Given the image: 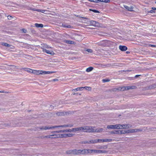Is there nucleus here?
I'll list each match as a JSON object with an SVG mask.
<instances>
[{"instance_id":"2eb2a0df","label":"nucleus","mask_w":156,"mask_h":156,"mask_svg":"<svg viewBox=\"0 0 156 156\" xmlns=\"http://www.w3.org/2000/svg\"><path fill=\"white\" fill-rule=\"evenodd\" d=\"M92 128L93 130V131L91 132H100L102 131L103 129L101 128L99 129H95V128L93 127H91Z\"/></svg>"},{"instance_id":"4c0bfd02","label":"nucleus","mask_w":156,"mask_h":156,"mask_svg":"<svg viewBox=\"0 0 156 156\" xmlns=\"http://www.w3.org/2000/svg\"><path fill=\"white\" fill-rule=\"evenodd\" d=\"M92 11L93 12H95V13H99V12L98 10H92Z\"/></svg>"},{"instance_id":"9b49d317","label":"nucleus","mask_w":156,"mask_h":156,"mask_svg":"<svg viewBox=\"0 0 156 156\" xmlns=\"http://www.w3.org/2000/svg\"><path fill=\"white\" fill-rule=\"evenodd\" d=\"M67 154H77V150H70L66 152Z\"/></svg>"},{"instance_id":"b1692460","label":"nucleus","mask_w":156,"mask_h":156,"mask_svg":"<svg viewBox=\"0 0 156 156\" xmlns=\"http://www.w3.org/2000/svg\"><path fill=\"white\" fill-rule=\"evenodd\" d=\"M89 143L90 144H95L97 143V139L95 140H89Z\"/></svg>"},{"instance_id":"2f4dec72","label":"nucleus","mask_w":156,"mask_h":156,"mask_svg":"<svg viewBox=\"0 0 156 156\" xmlns=\"http://www.w3.org/2000/svg\"><path fill=\"white\" fill-rule=\"evenodd\" d=\"M73 126V124H68L66 125V127H71Z\"/></svg>"},{"instance_id":"dca6fc26","label":"nucleus","mask_w":156,"mask_h":156,"mask_svg":"<svg viewBox=\"0 0 156 156\" xmlns=\"http://www.w3.org/2000/svg\"><path fill=\"white\" fill-rule=\"evenodd\" d=\"M119 47V49L122 51H125L127 49V48L125 46L120 45Z\"/></svg>"},{"instance_id":"09e8293b","label":"nucleus","mask_w":156,"mask_h":156,"mask_svg":"<svg viewBox=\"0 0 156 156\" xmlns=\"http://www.w3.org/2000/svg\"><path fill=\"white\" fill-rule=\"evenodd\" d=\"M152 9H153L154 10H156V8L155 7H152Z\"/></svg>"},{"instance_id":"ea45409f","label":"nucleus","mask_w":156,"mask_h":156,"mask_svg":"<svg viewBox=\"0 0 156 156\" xmlns=\"http://www.w3.org/2000/svg\"><path fill=\"white\" fill-rule=\"evenodd\" d=\"M97 148L99 149H104V147L103 146H100L99 147H97Z\"/></svg>"},{"instance_id":"f03ea898","label":"nucleus","mask_w":156,"mask_h":156,"mask_svg":"<svg viewBox=\"0 0 156 156\" xmlns=\"http://www.w3.org/2000/svg\"><path fill=\"white\" fill-rule=\"evenodd\" d=\"M44 137L47 138H66L67 137L66 133L58 134H56L55 133H52V134L51 135L45 136H44Z\"/></svg>"},{"instance_id":"7c9ffc66","label":"nucleus","mask_w":156,"mask_h":156,"mask_svg":"<svg viewBox=\"0 0 156 156\" xmlns=\"http://www.w3.org/2000/svg\"><path fill=\"white\" fill-rule=\"evenodd\" d=\"M41 74H46V71L41 70Z\"/></svg>"},{"instance_id":"7ed1b4c3","label":"nucleus","mask_w":156,"mask_h":156,"mask_svg":"<svg viewBox=\"0 0 156 156\" xmlns=\"http://www.w3.org/2000/svg\"><path fill=\"white\" fill-rule=\"evenodd\" d=\"M66 127V125H62L55 126L52 127L44 126L41 128V129L47 130L48 129H52L58 127Z\"/></svg>"},{"instance_id":"864d4df0","label":"nucleus","mask_w":156,"mask_h":156,"mask_svg":"<svg viewBox=\"0 0 156 156\" xmlns=\"http://www.w3.org/2000/svg\"><path fill=\"white\" fill-rule=\"evenodd\" d=\"M36 9H33V10H34V11H36Z\"/></svg>"},{"instance_id":"bb28decb","label":"nucleus","mask_w":156,"mask_h":156,"mask_svg":"<svg viewBox=\"0 0 156 156\" xmlns=\"http://www.w3.org/2000/svg\"><path fill=\"white\" fill-rule=\"evenodd\" d=\"M58 115H64V114L63 112H58L56 113Z\"/></svg>"},{"instance_id":"de8ad7c7","label":"nucleus","mask_w":156,"mask_h":156,"mask_svg":"<svg viewBox=\"0 0 156 156\" xmlns=\"http://www.w3.org/2000/svg\"><path fill=\"white\" fill-rule=\"evenodd\" d=\"M58 80L57 79H54L52 80V81H58Z\"/></svg>"},{"instance_id":"8fccbe9b","label":"nucleus","mask_w":156,"mask_h":156,"mask_svg":"<svg viewBox=\"0 0 156 156\" xmlns=\"http://www.w3.org/2000/svg\"><path fill=\"white\" fill-rule=\"evenodd\" d=\"M40 10H41V9H36V11H37V12H40Z\"/></svg>"},{"instance_id":"c756f323","label":"nucleus","mask_w":156,"mask_h":156,"mask_svg":"<svg viewBox=\"0 0 156 156\" xmlns=\"http://www.w3.org/2000/svg\"><path fill=\"white\" fill-rule=\"evenodd\" d=\"M97 143H103V139H97Z\"/></svg>"},{"instance_id":"6e6d98bb","label":"nucleus","mask_w":156,"mask_h":156,"mask_svg":"<svg viewBox=\"0 0 156 156\" xmlns=\"http://www.w3.org/2000/svg\"><path fill=\"white\" fill-rule=\"evenodd\" d=\"M75 93H74L73 94V95H75Z\"/></svg>"},{"instance_id":"a18cd8bd","label":"nucleus","mask_w":156,"mask_h":156,"mask_svg":"<svg viewBox=\"0 0 156 156\" xmlns=\"http://www.w3.org/2000/svg\"><path fill=\"white\" fill-rule=\"evenodd\" d=\"M130 87H131V89H133L135 88V87L134 86H130Z\"/></svg>"},{"instance_id":"e433bc0d","label":"nucleus","mask_w":156,"mask_h":156,"mask_svg":"<svg viewBox=\"0 0 156 156\" xmlns=\"http://www.w3.org/2000/svg\"><path fill=\"white\" fill-rule=\"evenodd\" d=\"M125 130H120V133H119V134H125Z\"/></svg>"},{"instance_id":"a19ab883","label":"nucleus","mask_w":156,"mask_h":156,"mask_svg":"<svg viewBox=\"0 0 156 156\" xmlns=\"http://www.w3.org/2000/svg\"><path fill=\"white\" fill-rule=\"evenodd\" d=\"M46 11L45 10H41V9L40 11V12H42V13H44Z\"/></svg>"},{"instance_id":"58836bf2","label":"nucleus","mask_w":156,"mask_h":156,"mask_svg":"<svg viewBox=\"0 0 156 156\" xmlns=\"http://www.w3.org/2000/svg\"><path fill=\"white\" fill-rule=\"evenodd\" d=\"M150 12L151 13H155V10H154L153 9H152V10H151L150 11Z\"/></svg>"},{"instance_id":"9d476101","label":"nucleus","mask_w":156,"mask_h":156,"mask_svg":"<svg viewBox=\"0 0 156 156\" xmlns=\"http://www.w3.org/2000/svg\"><path fill=\"white\" fill-rule=\"evenodd\" d=\"M139 129H129L125 130V133H133L136 132L137 131H139Z\"/></svg>"},{"instance_id":"0eeeda50","label":"nucleus","mask_w":156,"mask_h":156,"mask_svg":"<svg viewBox=\"0 0 156 156\" xmlns=\"http://www.w3.org/2000/svg\"><path fill=\"white\" fill-rule=\"evenodd\" d=\"M71 129H67L62 130L58 131H53L51 133H68L71 132Z\"/></svg>"},{"instance_id":"c03bdc74","label":"nucleus","mask_w":156,"mask_h":156,"mask_svg":"<svg viewBox=\"0 0 156 156\" xmlns=\"http://www.w3.org/2000/svg\"><path fill=\"white\" fill-rule=\"evenodd\" d=\"M12 17V16H8V19H9V20L11 19Z\"/></svg>"},{"instance_id":"5fc2aeb1","label":"nucleus","mask_w":156,"mask_h":156,"mask_svg":"<svg viewBox=\"0 0 156 156\" xmlns=\"http://www.w3.org/2000/svg\"><path fill=\"white\" fill-rule=\"evenodd\" d=\"M50 48V47H48V46H47V47H46V48Z\"/></svg>"},{"instance_id":"c9c22d12","label":"nucleus","mask_w":156,"mask_h":156,"mask_svg":"<svg viewBox=\"0 0 156 156\" xmlns=\"http://www.w3.org/2000/svg\"><path fill=\"white\" fill-rule=\"evenodd\" d=\"M86 51H87L90 52V53H92L93 52L92 50L91 49H87L86 50Z\"/></svg>"},{"instance_id":"79ce46f5","label":"nucleus","mask_w":156,"mask_h":156,"mask_svg":"<svg viewBox=\"0 0 156 156\" xmlns=\"http://www.w3.org/2000/svg\"><path fill=\"white\" fill-rule=\"evenodd\" d=\"M83 143L84 144H90L89 143V141H84L83 142Z\"/></svg>"},{"instance_id":"4be33fe9","label":"nucleus","mask_w":156,"mask_h":156,"mask_svg":"<svg viewBox=\"0 0 156 156\" xmlns=\"http://www.w3.org/2000/svg\"><path fill=\"white\" fill-rule=\"evenodd\" d=\"M112 139H103V142H112Z\"/></svg>"},{"instance_id":"cd10ccee","label":"nucleus","mask_w":156,"mask_h":156,"mask_svg":"<svg viewBox=\"0 0 156 156\" xmlns=\"http://www.w3.org/2000/svg\"><path fill=\"white\" fill-rule=\"evenodd\" d=\"M84 89L85 88L86 90H87L89 91H90L91 90V88L90 87H83Z\"/></svg>"},{"instance_id":"39448f33","label":"nucleus","mask_w":156,"mask_h":156,"mask_svg":"<svg viewBox=\"0 0 156 156\" xmlns=\"http://www.w3.org/2000/svg\"><path fill=\"white\" fill-rule=\"evenodd\" d=\"M89 150H90V149L77 150V154L90 153Z\"/></svg>"},{"instance_id":"5701e85b","label":"nucleus","mask_w":156,"mask_h":156,"mask_svg":"<svg viewBox=\"0 0 156 156\" xmlns=\"http://www.w3.org/2000/svg\"><path fill=\"white\" fill-rule=\"evenodd\" d=\"M64 42L68 44H74V42L71 41L65 40Z\"/></svg>"},{"instance_id":"f257e3e1","label":"nucleus","mask_w":156,"mask_h":156,"mask_svg":"<svg viewBox=\"0 0 156 156\" xmlns=\"http://www.w3.org/2000/svg\"><path fill=\"white\" fill-rule=\"evenodd\" d=\"M91 127L90 126H84L83 127H76L73 128L71 129V131L73 132H90L93 131V130Z\"/></svg>"},{"instance_id":"f8f14e48","label":"nucleus","mask_w":156,"mask_h":156,"mask_svg":"<svg viewBox=\"0 0 156 156\" xmlns=\"http://www.w3.org/2000/svg\"><path fill=\"white\" fill-rule=\"evenodd\" d=\"M43 51L44 52L48 54L51 55H54L55 54V53L52 50H48L46 49H43Z\"/></svg>"},{"instance_id":"473e14b6","label":"nucleus","mask_w":156,"mask_h":156,"mask_svg":"<svg viewBox=\"0 0 156 156\" xmlns=\"http://www.w3.org/2000/svg\"><path fill=\"white\" fill-rule=\"evenodd\" d=\"M55 73L54 71H46V74H49L51 73Z\"/></svg>"},{"instance_id":"c85d7f7f","label":"nucleus","mask_w":156,"mask_h":156,"mask_svg":"<svg viewBox=\"0 0 156 156\" xmlns=\"http://www.w3.org/2000/svg\"><path fill=\"white\" fill-rule=\"evenodd\" d=\"M73 134L72 133H66V137H70L73 136Z\"/></svg>"},{"instance_id":"a211bd4d","label":"nucleus","mask_w":156,"mask_h":156,"mask_svg":"<svg viewBox=\"0 0 156 156\" xmlns=\"http://www.w3.org/2000/svg\"><path fill=\"white\" fill-rule=\"evenodd\" d=\"M41 70H33V73L36 75L41 74Z\"/></svg>"},{"instance_id":"aec40b11","label":"nucleus","mask_w":156,"mask_h":156,"mask_svg":"<svg viewBox=\"0 0 156 156\" xmlns=\"http://www.w3.org/2000/svg\"><path fill=\"white\" fill-rule=\"evenodd\" d=\"M110 2L109 0H95V2Z\"/></svg>"},{"instance_id":"393cba45","label":"nucleus","mask_w":156,"mask_h":156,"mask_svg":"<svg viewBox=\"0 0 156 156\" xmlns=\"http://www.w3.org/2000/svg\"><path fill=\"white\" fill-rule=\"evenodd\" d=\"M35 25L37 27L42 28L43 27V25L41 24H38L36 23L35 24Z\"/></svg>"},{"instance_id":"4468645a","label":"nucleus","mask_w":156,"mask_h":156,"mask_svg":"<svg viewBox=\"0 0 156 156\" xmlns=\"http://www.w3.org/2000/svg\"><path fill=\"white\" fill-rule=\"evenodd\" d=\"M124 6L126 9L129 11H132L133 10V6H131L130 7H129L127 5H124Z\"/></svg>"},{"instance_id":"423d86ee","label":"nucleus","mask_w":156,"mask_h":156,"mask_svg":"<svg viewBox=\"0 0 156 156\" xmlns=\"http://www.w3.org/2000/svg\"><path fill=\"white\" fill-rule=\"evenodd\" d=\"M90 151V154L91 153H97L100 154L101 153H105L106 151L105 150H100L91 149Z\"/></svg>"},{"instance_id":"20e7f679","label":"nucleus","mask_w":156,"mask_h":156,"mask_svg":"<svg viewBox=\"0 0 156 156\" xmlns=\"http://www.w3.org/2000/svg\"><path fill=\"white\" fill-rule=\"evenodd\" d=\"M87 24L95 27H99L100 26V24L99 23L93 20H89Z\"/></svg>"},{"instance_id":"72a5a7b5","label":"nucleus","mask_w":156,"mask_h":156,"mask_svg":"<svg viewBox=\"0 0 156 156\" xmlns=\"http://www.w3.org/2000/svg\"><path fill=\"white\" fill-rule=\"evenodd\" d=\"M63 26L65 27H67V28H71V26L70 25H63Z\"/></svg>"},{"instance_id":"f704fd0d","label":"nucleus","mask_w":156,"mask_h":156,"mask_svg":"<svg viewBox=\"0 0 156 156\" xmlns=\"http://www.w3.org/2000/svg\"><path fill=\"white\" fill-rule=\"evenodd\" d=\"M109 81V80L108 79H103L102 80V81L104 83L106 82H108V81Z\"/></svg>"},{"instance_id":"603ef678","label":"nucleus","mask_w":156,"mask_h":156,"mask_svg":"<svg viewBox=\"0 0 156 156\" xmlns=\"http://www.w3.org/2000/svg\"><path fill=\"white\" fill-rule=\"evenodd\" d=\"M139 76V75H136V76H135V77H137L138 76Z\"/></svg>"},{"instance_id":"49530a36","label":"nucleus","mask_w":156,"mask_h":156,"mask_svg":"<svg viewBox=\"0 0 156 156\" xmlns=\"http://www.w3.org/2000/svg\"><path fill=\"white\" fill-rule=\"evenodd\" d=\"M149 46L151 47H154L155 46V45L152 44H150Z\"/></svg>"},{"instance_id":"412c9836","label":"nucleus","mask_w":156,"mask_h":156,"mask_svg":"<svg viewBox=\"0 0 156 156\" xmlns=\"http://www.w3.org/2000/svg\"><path fill=\"white\" fill-rule=\"evenodd\" d=\"M131 87L130 86H127L126 87H123L121 88L120 89L121 90H128L131 89Z\"/></svg>"},{"instance_id":"6e6552de","label":"nucleus","mask_w":156,"mask_h":156,"mask_svg":"<svg viewBox=\"0 0 156 156\" xmlns=\"http://www.w3.org/2000/svg\"><path fill=\"white\" fill-rule=\"evenodd\" d=\"M108 129H120L119 124H116L115 125H108L107 126Z\"/></svg>"},{"instance_id":"ddd939ff","label":"nucleus","mask_w":156,"mask_h":156,"mask_svg":"<svg viewBox=\"0 0 156 156\" xmlns=\"http://www.w3.org/2000/svg\"><path fill=\"white\" fill-rule=\"evenodd\" d=\"M2 45L5 47H10V48L11 49H13L14 48V47L13 46L11 45L8 44L6 43H3L2 44Z\"/></svg>"},{"instance_id":"37998d69","label":"nucleus","mask_w":156,"mask_h":156,"mask_svg":"<svg viewBox=\"0 0 156 156\" xmlns=\"http://www.w3.org/2000/svg\"><path fill=\"white\" fill-rule=\"evenodd\" d=\"M23 32L24 33H26L27 32V30L24 29H23L22 30Z\"/></svg>"},{"instance_id":"4d7b16f0","label":"nucleus","mask_w":156,"mask_h":156,"mask_svg":"<svg viewBox=\"0 0 156 156\" xmlns=\"http://www.w3.org/2000/svg\"><path fill=\"white\" fill-rule=\"evenodd\" d=\"M155 3H156V2H155Z\"/></svg>"},{"instance_id":"1a4fd4ad","label":"nucleus","mask_w":156,"mask_h":156,"mask_svg":"<svg viewBox=\"0 0 156 156\" xmlns=\"http://www.w3.org/2000/svg\"><path fill=\"white\" fill-rule=\"evenodd\" d=\"M120 129H128L132 127V126L130 124H120Z\"/></svg>"},{"instance_id":"6ab92c4d","label":"nucleus","mask_w":156,"mask_h":156,"mask_svg":"<svg viewBox=\"0 0 156 156\" xmlns=\"http://www.w3.org/2000/svg\"><path fill=\"white\" fill-rule=\"evenodd\" d=\"M84 89L83 87H78L76 89H73L72 91L73 92H75L77 91L82 90Z\"/></svg>"},{"instance_id":"f3484780","label":"nucleus","mask_w":156,"mask_h":156,"mask_svg":"<svg viewBox=\"0 0 156 156\" xmlns=\"http://www.w3.org/2000/svg\"><path fill=\"white\" fill-rule=\"evenodd\" d=\"M23 69L24 70L26 71L29 73H33V70L30 68H23Z\"/></svg>"},{"instance_id":"a878e982","label":"nucleus","mask_w":156,"mask_h":156,"mask_svg":"<svg viewBox=\"0 0 156 156\" xmlns=\"http://www.w3.org/2000/svg\"><path fill=\"white\" fill-rule=\"evenodd\" d=\"M93 68L92 67H89L87 68L86 69V71L87 72H89L93 70Z\"/></svg>"},{"instance_id":"3c124183","label":"nucleus","mask_w":156,"mask_h":156,"mask_svg":"<svg viewBox=\"0 0 156 156\" xmlns=\"http://www.w3.org/2000/svg\"><path fill=\"white\" fill-rule=\"evenodd\" d=\"M0 93H5V92L3 91H0ZM5 93H6V92H5Z\"/></svg>"}]
</instances>
